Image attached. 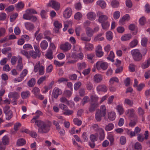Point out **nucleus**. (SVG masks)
Here are the masks:
<instances>
[{
	"instance_id": "obj_1",
	"label": "nucleus",
	"mask_w": 150,
	"mask_h": 150,
	"mask_svg": "<svg viewBox=\"0 0 150 150\" xmlns=\"http://www.w3.org/2000/svg\"><path fill=\"white\" fill-rule=\"evenodd\" d=\"M52 125L51 122L48 120L46 122L42 121H39L37 124V126L39 127L38 132L40 134L48 133Z\"/></svg>"
},
{
	"instance_id": "obj_38",
	"label": "nucleus",
	"mask_w": 150,
	"mask_h": 150,
	"mask_svg": "<svg viewBox=\"0 0 150 150\" xmlns=\"http://www.w3.org/2000/svg\"><path fill=\"white\" fill-rule=\"evenodd\" d=\"M97 4L102 8H104L106 6V4L103 1L99 0L97 2Z\"/></svg>"
},
{
	"instance_id": "obj_35",
	"label": "nucleus",
	"mask_w": 150,
	"mask_h": 150,
	"mask_svg": "<svg viewBox=\"0 0 150 150\" xmlns=\"http://www.w3.org/2000/svg\"><path fill=\"white\" fill-rule=\"evenodd\" d=\"M99 133V139L100 141L103 140L105 137L104 131L103 129H100V131L98 132Z\"/></svg>"
},
{
	"instance_id": "obj_28",
	"label": "nucleus",
	"mask_w": 150,
	"mask_h": 150,
	"mask_svg": "<svg viewBox=\"0 0 150 150\" xmlns=\"http://www.w3.org/2000/svg\"><path fill=\"white\" fill-rule=\"evenodd\" d=\"M51 35L50 32L48 30L45 31L44 33V35L45 36L44 39H47L50 42H51V38H50L49 36Z\"/></svg>"
},
{
	"instance_id": "obj_42",
	"label": "nucleus",
	"mask_w": 150,
	"mask_h": 150,
	"mask_svg": "<svg viewBox=\"0 0 150 150\" xmlns=\"http://www.w3.org/2000/svg\"><path fill=\"white\" fill-rule=\"evenodd\" d=\"M74 113L73 110H69L68 108L65 111H63V114L66 115H72Z\"/></svg>"
},
{
	"instance_id": "obj_56",
	"label": "nucleus",
	"mask_w": 150,
	"mask_h": 150,
	"mask_svg": "<svg viewBox=\"0 0 150 150\" xmlns=\"http://www.w3.org/2000/svg\"><path fill=\"white\" fill-rule=\"evenodd\" d=\"M2 142L4 145L7 144L8 143V137L6 136H4L2 139Z\"/></svg>"
},
{
	"instance_id": "obj_44",
	"label": "nucleus",
	"mask_w": 150,
	"mask_h": 150,
	"mask_svg": "<svg viewBox=\"0 0 150 150\" xmlns=\"http://www.w3.org/2000/svg\"><path fill=\"white\" fill-rule=\"evenodd\" d=\"M114 54L112 51H110L109 57H107V59L109 60L112 62H114V60L113 58L114 57Z\"/></svg>"
},
{
	"instance_id": "obj_36",
	"label": "nucleus",
	"mask_w": 150,
	"mask_h": 150,
	"mask_svg": "<svg viewBox=\"0 0 150 150\" xmlns=\"http://www.w3.org/2000/svg\"><path fill=\"white\" fill-rule=\"evenodd\" d=\"M86 87L87 89L89 91L94 89V87L92 83L90 81L87 82L86 84Z\"/></svg>"
},
{
	"instance_id": "obj_50",
	"label": "nucleus",
	"mask_w": 150,
	"mask_h": 150,
	"mask_svg": "<svg viewBox=\"0 0 150 150\" xmlns=\"http://www.w3.org/2000/svg\"><path fill=\"white\" fill-rule=\"evenodd\" d=\"M124 103L132 106L133 104V102L132 100H131L128 98H126L124 100Z\"/></svg>"
},
{
	"instance_id": "obj_12",
	"label": "nucleus",
	"mask_w": 150,
	"mask_h": 150,
	"mask_svg": "<svg viewBox=\"0 0 150 150\" xmlns=\"http://www.w3.org/2000/svg\"><path fill=\"white\" fill-rule=\"evenodd\" d=\"M22 59L21 57H19L18 60V64L16 67V69L19 71H21L23 69Z\"/></svg>"
},
{
	"instance_id": "obj_6",
	"label": "nucleus",
	"mask_w": 150,
	"mask_h": 150,
	"mask_svg": "<svg viewBox=\"0 0 150 150\" xmlns=\"http://www.w3.org/2000/svg\"><path fill=\"white\" fill-rule=\"evenodd\" d=\"M99 103H90L88 111L90 112H94L99 106Z\"/></svg>"
},
{
	"instance_id": "obj_9",
	"label": "nucleus",
	"mask_w": 150,
	"mask_h": 150,
	"mask_svg": "<svg viewBox=\"0 0 150 150\" xmlns=\"http://www.w3.org/2000/svg\"><path fill=\"white\" fill-rule=\"evenodd\" d=\"M62 93V91L61 89L58 88H55L53 90L52 96L55 98H57L59 95H61Z\"/></svg>"
},
{
	"instance_id": "obj_41",
	"label": "nucleus",
	"mask_w": 150,
	"mask_h": 150,
	"mask_svg": "<svg viewBox=\"0 0 150 150\" xmlns=\"http://www.w3.org/2000/svg\"><path fill=\"white\" fill-rule=\"evenodd\" d=\"M98 134L96 133L94 134H92L90 136V138L91 142H95L98 140Z\"/></svg>"
},
{
	"instance_id": "obj_21",
	"label": "nucleus",
	"mask_w": 150,
	"mask_h": 150,
	"mask_svg": "<svg viewBox=\"0 0 150 150\" xmlns=\"http://www.w3.org/2000/svg\"><path fill=\"white\" fill-rule=\"evenodd\" d=\"M19 96L18 93L16 92H10L8 95L9 98H13V99H17Z\"/></svg>"
},
{
	"instance_id": "obj_32",
	"label": "nucleus",
	"mask_w": 150,
	"mask_h": 150,
	"mask_svg": "<svg viewBox=\"0 0 150 150\" xmlns=\"http://www.w3.org/2000/svg\"><path fill=\"white\" fill-rule=\"evenodd\" d=\"M98 98L96 95H91L90 97V103H98Z\"/></svg>"
},
{
	"instance_id": "obj_10",
	"label": "nucleus",
	"mask_w": 150,
	"mask_h": 150,
	"mask_svg": "<svg viewBox=\"0 0 150 150\" xmlns=\"http://www.w3.org/2000/svg\"><path fill=\"white\" fill-rule=\"evenodd\" d=\"M96 56L98 57H101L103 55L104 53L102 51V47L100 46H97L96 50Z\"/></svg>"
},
{
	"instance_id": "obj_29",
	"label": "nucleus",
	"mask_w": 150,
	"mask_h": 150,
	"mask_svg": "<svg viewBox=\"0 0 150 150\" xmlns=\"http://www.w3.org/2000/svg\"><path fill=\"white\" fill-rule=\"evenodd\" d=\"M88 19L90 20H94L95 19L96 15L95 13L93 12H90L88 13L87 15Z\"/></svg>"
},
{
	"instance_id": "obj_11",
	"label": "nucleus",
	"mask_w": 150,
	"mask_h": 150,
	"mask_svg": "<svg viewBox=\"0 0 150 150\" xmlns=\"http://www.w3.org/2000/svg\"><path fill=\"white\" fill-rule=\"evenodd\" d=\"M54 25V31L55 33H57L59 32V28L62 27V25L57 21H55Z\"/></svg>"
},
{
	"instance_id": "obj_63",
	"label": "nucleus",
	"mask_w": 150,
	"mask_h": 150,
	"mask_svg": "<svg viewBox=\"0 0 150 150\" xmlns=\"http://www.w3.org/2000/svg\"><path fill=\"white\" fill-rule=\"evenodd\" d=\"M60 101L63 103H65L66 104L69 105V102L67 99L64 97H62L60 98Z\"/></svg>"
},
{
	"instance_id": "obj_14",
	"label": "nucleus",
	"mask_w": 150,
	"mask_h": 150,
	"mask_svg": "<svg viewBox=\"0 0 150 150\" xmlns=\"http://www.w3.org/2000/svg\"><path fill=\"white\" fill-rule=\"evenodd\" d=\"M107 90V87L103 84L99 85L97 87V90L98 91L105 92Z\"/></svg>"
},
{
	"instance_id": "obj_4",
	"label": "nucleus",
	"mask_w": 150,
	"mask_h": 150,
	"mask_svg": "<svg viewBox=\"0 0 150 150\" xmlns=\"http://www.w3.org/2000/svg\"><path fill=\"white\" fill-rule=\"evenodd\" d=\"M49 6L56 11L58 10L60 8V4L58 2L53 0L50 2Z\"/></svg>"
},
{
	"instance_id": "obj_46",
	"label": "nucleus",
	"mask_w": 150,
	"mask_h": 150,
	"mask_svg": "<svg viewBox=\"0 0 150 150\" xmlns=\"http://www.w3.org/2000/svg\"><path fill=\"white\" fill-rule=\"evenodd\" d=\"M59 121H57L55 120H53L52 121L53 124L55 125L56 129L58 130H59V129H61V127L59 124Z\"/></svg>"
},
{
	"instance_id": "obj_39",
	"label": "nucleus",
	"mask_w": 150,
	"mask_h": 150,
	"mask_svg": "<svg viewBox=\"0 0 150 150\" xmlns=\"http://www.w3.org/2000/svg\"><path fill=\"white\" fill-rule=\"evenodd\" d=\"M90 100V98L88 96H85L83 98L82 100L81 101V103L83 106L87 103Z\"/></svg>"
},
{
	"instance_id": "obj_16",
	"label": "nucleus",
	"mask_w": 150,
	"mask_h": 150,
	"mask_svg": "<svg viewBox=\"0 0 150 150\" xmlns=\"http://www.w3.org/2000/svg\"><path fill=\"white\" fill-rule=\"evenodd\" d=\"M102 80V77L100 74H96L94 76L93 81L95 82L99 83Z\"/></svg>"
},
{
	"instance_id": "obj_53",
	"label": "nucleus",
	"mask_w": 150,
	"mask_h": 150,
	"mask_svg": "<svg viewBox=\"0 0 150 150\" xmlns=\"http://www.w3.org/2000/svg\"><path fill=\"white\" fill-rule=\"evenodd\" d=\"M114 127L113 124L109 123L105 127V129L106 131H110Z\"/></svg>"
},
{
	"instance_id": "obj_15",
	"label": "nucleus",
	"mask_w": 150,
	"mask_h": 150,
	"mask_svg": "<svg viewBox=\"0 0 150 150\" xmlns=\"http://www.w3.org/2000/svg\"><path fill=\"white\" fill-rule=\"evenodd\" d=\"M30 95V92L28 91H23L21 93V96L23 99H26L28 98Z\"/></svg>"
},
{
	"instance_id": "obj_43",
	"label": "nucleus",
	"mask_w": 150,
	"mask_h": 150,
	"mask_svg": "<svg viewBox=\"0 0 150 150\" xmlns=\"http://www.w3.org/2000/svg\"><path fill=\"white\" fill-rule=\"evenodd\" d=\"M85 48L86 51L92 50L93 48V46L91 44L86 43Z\"/></svg>"
},
{
	"instance_id": "obj_51",
	"label": "nucleus",
	"mask_w": 150,
	"mask_h": 150,
	"mask_svg": "<svg viewBox=\"0 0 150 150\" xmlns=\"http://www.w3.org/2000/svg\"><path fill=\"white\" fill-rule=\"evenodd\" d=\"M24 4L22 2H20L18 3L16 5V10H18L19 9H22L24 7Z\"/></svg>"
},
{
	"instance_id": "obj_27",
	"label": "nucleus",
	"mask_w": 150,
	"mask_h": 150,
	"mask_svg": "<svg viewBox=\"0 0 150 150\" xmlns=\"http://www.w3.org/2000/svg\"><path fill=\"white\" fill-rule=\"evenodd\" d=\"M48 46V43L45 40L42 41L40 44L41 48L44 50H46L47 47Z\"/></svg>"
},
{
	"instance_id": "obj_64",
	"label": "nucleus",
	"mask_w": 150,
	"mask_h": 150,
	"mask_svg": "<svg viewBox=\"0 0 150 150\" xmlns=\"http://www.w3.org/2000/svg\"><path fill=\"white\" fill-rule=\"evenodd\" d=\"M120 13L118 11H115L113 14L114 18L115 19H118L120 17Z\"/></svg>"
},
{
	"instance_id": "obj_8",
	"label": "nucleus",
	"mask_w": 150,
	"mask_h": 150,
	"mask_svg": "<svg viewBox=\"0 0 150 150\" xmlns=\"http://www.w3.org/2000/svg\"><path fill=\"white\" fill-rule=\"evenodd\" d=\"M72 12V9L70 8H67L64 11V17L67 18H69L71 15Z\"/></svg>"
},
{
	"instance_id": "obj_22",
	"label": "nucleus",
	"mask_w": 150,
	"mask_h": 150,
	"mask_svg": "<svg viewBox=\"0 0 150 150\" xmlns=\"http://www.w3.org/2000/svg\"><path fill=\"white\" fill-rule=\"evenodd\" d=\"M132 36L130 34H127L123 35L121 40L122 41H125L129 40L132 38Z\"/></svg>"
},
{
	"instance_id": "obj_13",
	"label": "nucleus",
	"mask_w": 150,
	"mask_h": 150,
	"mask_svg": "<svg viewBox=\"0 0 150 150\" xmlns=\"http://www.w3.org/2000/svg\"><path fill=\"white\" fill-rule=\"evenodd\" d=\"M29 54L30 57H31L32 58L35 59L37 57H39L41 54L39 53L38 52H37L33 50H31L29 52Z\"/></svg>"
},
{
	"instance_id": "obj_5",
	"label": "nucleus",
	"mask_w": 150,
	"mask_h": 150,
	"mask_svg": "<svg viewBox=\"0 0 150 150\" xmlns=\"http://www.w3.org/2000/svg\"><path fill=\"white\" fill-rule=\"evenodd\" d=\"M108 64L106 62L101 63L100 61L97 62L96 65V67L98 69L100 68V67L103 70L106 69L108 67Z\"/></svg>"
},
{
	"instance_id": "obj_17",
	"label": "nucleus",
	"mask_w": 150,
	"mask_h": 150,
	"mask_svg": "<svg viewBox=\"0 0 150 150\" xmlns=\"http://www.w3.org/2000/svg\"><path fill=\"white\" fill-rule=\"evenodd\" d=\"M81 39L83 41L89 42L91 40V38L86 35L85 33H83L81 35Z\"/></svg>"
},
{
	"instance_id": "obj_55",
	"label": "nucleus",
	"mask_w": 150,
	"mask_h": 150,
	"mask_svg": "<svg viewBox=\"0 0 150 150\" xmlns=\"http://www.w3.org/2000/svg\"><path fill=\"white\" fill-rule=\"evenodd\" d=\"M81 85V82L79 81L76 82L75 83L74 85V90L76 91H77L79 89V88L80 87Z\"/></svg>"
},
{
	"instance_id": "obj_48",
	"label": "nucleus",
	"mask_w": 150,
	"mask_h": 150,
	"mask_svg": "<svg viewBox=\"0 0 150 150\" xmlns=\"http://www.w3.org/2000/svg\"><path fill=\"white\" fill-rule=\"evenodd\" d=\"M77 66L79 69H82L85 68L86 67V65L85 62H83L78 63Z\"/></svg>"
},
{
	"instance_id": "obj_26",
	"label": "nucleus",
	"mask_w": 150,
	"mask_h": 150,
	"mask_svg": "<svg viewBox=\"0 0 150 150\" xmlns=\"http://www.w3.org/2000/svg\"><path fill=\"white\" fill-rule=\"evenodd\" d=\"M99 111L103 117L105 116L106 114V108L105 105H101L100 106V110L99 109Z\"/></svg>"
},
{
	"instance_id": "obj_45",
	"label": "nucleus",
	"mask_w": 150,
	"mask_h": 150,
	"mask_svg": "<svg viewBox=\"0 0 150 150\" xmlns=\"http://www.w3.org/2000/svg\"><path fill=\"white\" fill-rule=\"evenodd\" d=\"M119 81V80L118 78L117 77H115L111 78L110 79L109 83L111 85H112L114 82L118 83Z\"/></svg>"
},
{
	"instance_id": "obj_18",
	"label": "nucleus",
	"mask_w": 150,
	"mask_h": 150,
	"mask_svg": "<svg viewBox=\"0 0 150 150\" xmlns=\"http://www.w3.org/2000/svg\"><path fill=\"white\" fill-rule=\"evenodd\" d=\"M134 109L131 108L127 110L125 112L126 114L129 117H132L134 115Z\"/></svg>"
},
{
	"instance_id": "obj_59",
	"label": "nucleus",
	"mask_w": 150,
	"mask_h": 150,
	"mask_svg": "<svg viewBox=\"0 0 150 150\" xmlns=\"http://www.w3.org/2000/svg\"><path fill=\"white\" fill-rule=\"evenodd\" d=\"M40 65V62H38L34 66V71L35 72H37L38 70L39 69V68L41 67Z\"/></svg>"
},
{
	"instance_id": "obj_3",
	"label": "nucleus",
	"mask_w": 150,
	"mask_h": 150,
	"mask_svg": "<svg viewBox=\"0 0 150 150\" xmlns=\"http://www.w3.org/2000/svg\"><path fill=\"white\" fill-rule=\"evenodd\" d=\"M97 15L99 17L98 21L99 22L102 23L107 21L108 17L107 16L103 14L102 12L98 11L97 12Z\"/></svg>"
},
{
	"instance_id": "obj_47",
	"label": "nucleus",
	"mask_w": 150,
	"mask_h": 150,
	"mask_svg": "<svg viewBox=\"0 0 150 150\" xmlns=\"http://www.w3.org/2000/svg\"><path fill=\"white\" fill-rule=\"evenodd\" d=\"M101 25L103 28L105 30L107 29L110 25L109 23L107 21L101 23Z\"/></svg>"
},
{
	"instance_id": "obj_19",
	"label": "nucleus",
	"mask_w": 150,
	"mask_h": 150,
	"mask_svg": "<svg viewBox=\"0 0 150 150\" xmlns=\"http://www.w3.org/2000/svg\"><path fill=\"white\" fill-rule=\"evenodd\" d=\"M25 25L26 29L29 30H33L35 27L33 24L29 22L25 23Z\"/></svg>"
},
{
	"instance_id": "obj_61",
	"label": "nucleus",
	"mask_w": 150,
	"mask_h": 150,
	"mask_svg": "<svg viewBox=\"0 0 150 150\" xmlns=\"http://www.w3.org/2000/svg\"><path fill=\"white\" fill-rule=\"evenodd\" d=\"M138 43V41L137 40H134L130 43V46L132 48L135 47L137 45Z\"/></svg>"
},
{
	"instance_id": "obj_34",
	"label": "nucleus",
	"mask_w": 150,
	"mask_h": 150,
	"mask_svg": "<svg viewBox=\"0 0 150 150\" xmlns=\"http://www.w3.org/2000/svg\"><path fill=\"white\" fill-rule=\"evenodd\" d=\"M106 37L108 40H111L113 38L112 33L110 31H108L106 33Z\"/></svg>"
},
{
	"instance_id": "obj_2",
	"label": "nucleus",
	"mask_w": 150,
	"mask_h": 150,
	"mask_svg": "<svg viewBox=\"0 0 150 150\" xmlns=\"http://www.w3.org/2000/svg\"><path fill=\"white\" fill-rule=\"evenodd\" d=\"M131 53L135 61H138L142 59V55L138 50L136 49L132 50L131 51Z\"/></svg>"
},
{
	"instance_id": "obj_58",
	"label": "nucleus",
	"mask_w": 150,
	"mask_h": 150,
	"mask_svg": "<svg viewBox=\"0 0 150 150\" xmlns=\"http://www.w3.org/2000/svg\"><path fill=\"white\" fill-rule=\"evenodd\" d=\"M26 12L29 15H31L32 14H37V11L34 9H27L26 11Z\"/></svg>"
},
{
	"instance_id": "obj_31",
	"label": "nucleus",
	"mask_w": 150,
	"mask_h": 150,
	"mask_svg": "<svg viewBox=\"0 0 150 150\" xmlns=\"http://www.w3.org/2000/svg\"><path fill=\"white\" fill-rule=\"evenodd\" d=\"M115 113L114 112H111L108 114V117L110 120H114L115 119Z\"/></svg>"
},
{
	"instance_id": "obj_23",
	"label": "nucleus",
	"mask_w": 150,
	"mask_h": 150,
	"mask_svg": "<svg viewBox=\"0 0 150 150\" xmlns=\"http://www.w3.org/2000/svg\"><path fill=\"white\" fill-rule=\"evenodd\" d=\"M150 65V57L147 59L146 61L143 63L141 67L142 69H145L148 68Z\"/></svg>"
},
{
	"instance_id": "obj_62",
	"label": "nucleus",
	"mask_w": 150,
	"mask_h": 150,
	"mask_svg": "<svg viewBox=\"0 0 150 150\" xmlns=\"http://www.w3.org/2000/svg\"><path fill=\"white\" fill-rule=\"evenodd\" d=\"M142 146L139 142H136L135 143L134 146V148L135 149L138 150H141L142 149Z\"/></svg>"
},
{
	"instance_id": "obj_33",
	"label": "nucleus",
	"mask_w": 150,
	"mask_h": 150,
	"mask_svg": "<svg viewBox=\"0 0 150 150\" xmlns=\"http://www.w3.org/2000/svg\"><path fill=\"white\" fill-rule=\"evenodd\" d=\"M35 83V79L34 78H32L28 82L27 84L29 87H32L34 86Z\"/></svg>"
},
{
	"instance_id": "obj_20",
	"label": "nucleus",
	"mask_w": 150,
	"mask_h": 150,
	"mask_svg": "<svg viewBox=\"0 0 150 150\" xmlns=\"http://www.w3.org/2000/svg\"><path fill=\"white\" fill-rule=\"evenodd\" d=\"M45 56L49 59H52L53 58V52L51 49H50L47 50Z\"/></svg>"
},
{
	"instance_id": "obj_24",
	"label": "nucleus",
	"mask_w": 150,
	"mask_h": 150,
	"mask_svg": "<svg viewBox=\"0 0 150 150\" xmlns=\"http://www.w3.org/2000/svg\"><path fill=\"white\" fill-rule=\"evenodd\" d=\"M86 35L91 38L93 35V30L90 28H87L86 30Z\"/></svg>"
},
{
	"instance_id": "obj_40",
	"label": "nucleus",
	"mask_w": 150,
	"mask_h": 150,
	"mask_svg": "<svg viewBox=\"0 0 150 150\" xmlns=\"http://www.w3.org/2000/svg\"><path fill=\"white\" fill-rule=\"evenodd\" d=\"M6 115V119L7 120H10L13 116L12 112L11 110H9L8 112L5 113Z\"/></svg>"
},
{
	"instance_id": "obj_57",
	"label": "nucleus",
	"mask_w": 150,
	"mask_h": 150,
	"mask_svg": "<svg viewBox=\"0 0 150 150\" xmlns=\"http://www.w3.org/2000/svg\"><path fill=\"white\" fill-rule=\"evenodd\" d=\"M103 34L100 33L95 38L94 40L96 41H101L103 40L104 38L101 37Z\"/></svg>"
},
{
	"instance_id": "obj_52",
	"label": "nucleus",
	"mask_w": 150,
	"mask_h": 150,
	"mask_svg": "<svg viewBox=\"0 0 150 150\" xmlns=\"http://www.w3.org/2000/svg\"><path fill=\"white\" fill-rule=\"evenodd\" d=\"M21 53L23 55L25 56L27 58H30V54L28 53L27 51L25 50H22L21 51Z\"/></svg>"
},
{
	"instance_id": "obj_49",
	"label": "nucleus",
	"mask_w": 150,
	"mask_h": 150,
	"mask_svg": "<svg viewBox=\"0 0 150 150\" xmlns=\"http://www.w3.org/2000/svg\"><path fill=\"white\" fill-rule=\"evenodd\" d=\"M119 2L116 0L112 1L111 3V6L113 8L117 7L119 6Z\"/></svg>"
},
{
	"instance_id": "obj_54",
	"label": "nucleus",
	"mask_w": 150,
	"mask_h": 150,
	"mask_svg": "<svg viewBox=\"0 0 150 150\" xmlns=\"http://www.w3.org/2000/svg\"><path fill=\"white\" fill-rule=\"evenodd\" d=\"M46 76H44L41 77L37 81V83L38 84H40L42 83L44 81H45L46 79Z\"/></svg>"
},
{
	"instance_id": "obj_25",
	"label": "nucleus",
	"mask_w": 150,
	"mask_h": 150,
	"mask_svg": "<svg viewBox=\"0 0 150 150\" xmlns=\"http://www.w3.org/2000/svg\"><path fill=\"white\" fill-rule=\"evenodd\" d=\"M103 115L100 113L99 109L97 110L95 115V118L97 121L100 122L101 120V117Z\"/></svg>"
},
{
	"instance_id": "obj_60",
	"label": "nucleus",
	"mask_w": 150,
	"mask_h": 150,
	"mask_svg": "<svg viewBox=\"0 0 150 150\" xmlns=\"http://www.w3.org/2000/svg\"><path fill=\"white\" fill-rule=\"evenodd\" d=\"M74 123L78 126H79L82 124L81 121L79 120L77 118H75L73 120Z\"/></svg>"
},
{
	"instance_id": "obj_7",
	"label": "nucleus",
	"mask_w": 150,
	"mask_h": 150,
	"mask_svg": "<svg viewBox=\"0 0 150 150\" xmlns=\"http://www.w3.org/2000/svg\"><path fill=\"white\" fill-rule=\"evenodd\" d=\"M71 47V45L68 42H65L64 44H62L60 46V49L65 52L68 51Z\"/></svg>"
},
{
	"instance_id": "obj_30",
	"label": "nucleus",
	"mask_w": 150,
	"mask_h": 150,
	"mask_svg": "<svg viewBox=\"0 0 150 150\" xmlns=\"http://www.w3.org/2000/svg\"><path fill=\"white\" fill-rule=\"evenodd\" d=\"M116 109L120 115H122L124 112V109L122 105H119L116 107Z\"/></svg>"
},
{
	"instance_id": "obj_37",
	"label": "nucleus",
	"mask_w": 150,
	"mask_h": 150,
	"mask_svg": "<svg viewBox=\"0 0 150 150\" xmlns=\"http://www.w3.org/2000/svg\"><path fill=\"white\" fill-rule=\"evenodd\" d=\"M25 143L26 141L23 138L18 139L17 142V144L18 146H23Z\"/></svg>"
}]
</instances>
